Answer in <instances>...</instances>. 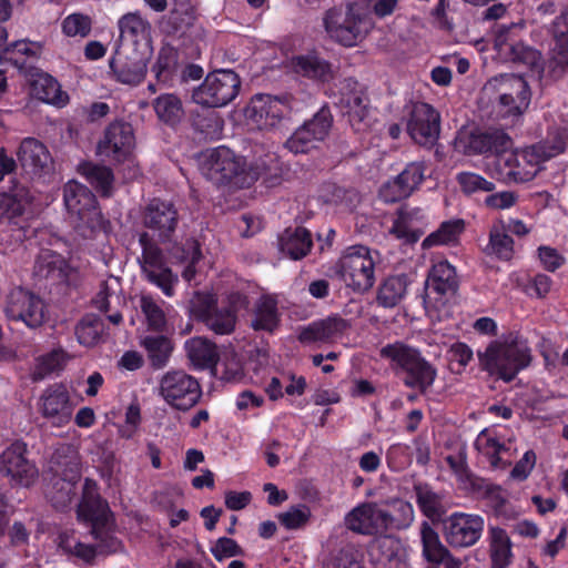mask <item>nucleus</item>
I'll return each instance as SVG.
<instances>
[{
  "label": "nucleus",
  "instance_id": "nucleus-30",
  "mask_svg": "<svg viewBox=\"0 0 568 568\" xmlns=\"http://www.w3.org/2000/svg\"><path fill=\"white\" fill-rule=\"evenodd\" d=\"M160 257V250L153 247L148 234L144 232V278L159 287L165 296L171 297L174 295V286L179 282L178 276L168 266L146 267L148 264H152Z\"/></svg>",
  "mask_w": 568,
  "mask_h": 568
},
{
  "label": "nucleus",
  "instance_id": "nucleus-46",
  "mask_svg": "<svg viewBox=\"0 0 568 568\" xmlns=\"http://www.w3.org/2000/svg\"><path fill=\"white\" fill-rule=\"evenodd\" d=\"M32 234L29 221L9 220L8 226L0 233L1 253L18 250Z\"/></svg>",
  "mask_w": 568,
  "mask_h": 568
},
{
  "label": "nucleus",
  "instance_id": "nucleus-63",
  "mask_svg": "<svg viewBox=\"0 0 568 568\" xmlns=\"http://www.w3.org/2000/svg\"><path fill=\"white\" fill-rule=\"evenodd\" d=\"M175 57L171 52L161 51L152 72L159 82L166 83L172 79L175 68Z\"/></svg>",
  "mask_w": 568,
  "mask_h": 568
},
{
  "label": "nucleus",
  "instance_id": "nucleus-27",
  "mask_svg": "<svg viewBox=\"0 0 568 568\" xmlns=\"http://www.w3.org/2000/svg\"><path fill=\"white\" fill-rule=\"evenodd\" d=\"M109 506L98 494L97 483L87 478L83 485L78 517L92 524V534L99 537L98 529L109 520Z\"/></svg>",
  "mask_w": 568,
  "mask_h": 568
},
{
  "label": "nucleus",
  "instance_id": "nucleus-5",
  "mask_svg": "<svg viewBox=\"0 0 568 568\" xmlns=\"http://www.w3.org/2000/svg\"><path fill=\"white\" fill-rule=\"evenodd\" d=\"M378 257V252L368 246H349L336 264V274L354 292L365 293L374 286Z\"/></svg>",
  "mask_w": 568,
  "mask_h": 568
},
{
  "label": "nucleus",
  "instance_id": "nucleus-52",
  "mask_svg": "<svg viewBox=\"0 0 568 568\" xmlns=\"http://www.w3.org/2000/svg\"><path fill=\"white\" fill-rule=\"evenodd\" d=\"M475 445L478 450L487 455L493 467L505 468L510 464V462L504 459V455L508 452V448L497 439L488 437L486 430H483L478 435Z\"/></svg>",
  "mask_w": 568,
  "mask_h": 568
},
{
  "label": "nucleus",
  "instance_id": "nucleus-32",
  "mask_svg": "<svg viewBox=\"0 0 568 568\" xmlns=\"http://www.w3.org/2000/svg\"><path fill=\"white\" fill-rule=\"evenodd\" d=\"M70 272L71 266L60 254L49 251L40 254L36 260V276L47 280L52 285L67 284Z\"/></svg>",
  "mask_w": 568,
  "mask_h": 568
},
{
  "label": "nucleus",
  "instance_id": "nucleus-43",
  "mask_svg": "<svg viewBox=\"0 0 568 568\" xmlns=\"http://www.w3.org/2000/svg\"><path fill=\"white\" fill-rule=\"evenodd\" d=\"M280 324L277 301L268 295H263L255 304L252 327L254 331L274 332Z\"/></svg>",
  "mask_w": 568,
  "mask_h": 568
},
{
  "label": "nucleus",
  "instance_id": "nucleus-13",
  "mask_svg": "<svg viewBox=\"0 0 568 568\" xmlns=\"http://www.w3.org/2000/svg\"><path fill=\"white\" fill-rule=\"evenodd\" d=\"M4 314L10 321L22 322L30 328L44 323L45 305L38 295L22 287L10 291L6 298Z\"/></svg>",
  "mask_w": 568,
  "mask_h": 568
},
{
  "label": "nucleus",
  "instance_id": "nucleus-20",
  "mask_svg": "<svg viewBox=\"0 0 568 568\" xmlns=\"http://www.w3.org/2000/svg\"><path fill=\"white\" fill-rule=\"evenodd\" d=\"M288 63L295 74L316 83H329L337 73V67L316 49L293 55Z\"/></svg>",
  "mask_w": 568,
  "mask_h": 568
},
{
  "label": "nucleus",
  "instance_id": "nucleus-14",
  "mask_svg": "<svg viewBox=\"0 0 568 568\" xmlns=\"http://www.w3.org/2000/svg\"><path fill=\"white\" fill-rule=\"evenodd\" d=\"M338 105L356 132L366 131L373 123L369 98L358 82L352 78L344 81Z\"/></svg>",
  "mask_w": 568,
  "mask_h": 568
},
{
  "label": "nucleus",
  "instance_id": "nucleus-44",
  "mask_svg": "<svg viewBox=\"0 0 568 568\" xmlns=\"http://www.w3.org/2000/svg\"><path fill=\"white\" fill-rule=\"evenodd\" d=\"M152 106L159 121L170 128L179 125L184 116L182 101L175 94L159 95L153 100Z\"/></svg>",
  "mask_w": 568,
  "mask_h": 568
},
{
  "label": "nucleus",
  "instance_id": "nucleus-55",
  "mask_svg": "<svg viewBox=\"0 0 568 568\" xmlns=\"http://www.w3.org/2000/svg\"><path fill=\"white\" fill-rule=\"evenodd\" d=\"M313 134V139H317L318 142H323L333 125V115L328 105H323L312 119L303 123Z\"/></svg>",
  "mask_w": 568,
  "mask_h": 568
},
{
  "label": "nucleus",
  "instance_id": "nucleus-25",
  "mask_svg": "<svg viewBox=\"0 0 568 568\" xmlns=\"http://www.w3.org/2000/svg\"><path fill=\"white\" fill-rule=\"evenodd\" d=\"M428 217L423 209L402 206L396 212L390 233L407 244H414L424 235Z\"/></svg>",
  "mask_w": 568,
  "mask_h": 568
},
{
  "label": "nucleus",
  "instance_id": "nucleus-7",
  "mask_svg": "<svg viewBox=\"0 0 568 568\" xmlns=\"http://www.w3.org/2000/svg\"><path fill=\"white\" fill-rule=\"evenodd\" d=\"M240 87V77L233 70H215L193 91L192 99L203 106L222 108L237 97Z\"/></svg>",
  "mask_w": 568,
  "mask_h": 568
},
{
  "label": "nucleus",
  "instance_id": "nucleus-40",
  "mask_svg": "<svg viewBox=\"0 0 568 568\" xmlns=\"http://www.w3.org/2000/svg\"><path fill=\"white\" fill-rule=\"evenodd\" d=\"M465 229L466 223L463 219L444 221L436 231L432 232L423 240L422 247L428 250L442 245L456 246L459 244L460 236L465 232Z\"/></svg>",
  "mask_w": 568,
  "mask_h": 568
},
{
  "label": "nucleus",
  "instance_id": "nucleus-6",
  "mask_svg": "<svg viewBox=\"0 0 568 568\" xmlns=\"http://www.w3.org/2000/svg\"><path fill=\"white\" fill-rule=\"evenodd\" d=\"M542 158L530 145L520 151L504 152L493 161L497 178L505 183H525L531 181L541 170Z\"/></svg>",
  "mask_w": 568,
  "mask_h": 568
},
{
  "label": "nucleus",
  "instance_id": "nucleus-56",
  "mask_svg": "<svg viewBox=\"0 0 568 568\" xmlns=\"http://www.w3.org/2000/svg\"><path fill=\"white\" fill-rule=\"evenodd\" d=\"M62 32L67 37L85 38L90 34L92 29V20L89 16L83 13H71L62 21Z\"/></svg>",
  "mask_w": 568,
  "mask_h": 568
},
{
  "label": "nucleus",
  "instance_id": "nucleus-49",
  "mask_svg": "<svg viewBox=\"0 0 568 568\" xmlns=\"http://www.w3.org/2000/svg\"><path fill=\"white\" fill-rule=\"evenodd\" d=\"M390 510H386V525L388 530H403L414 521L412 504L403 499H393L387 503Z\"/></svg>",
  "mask_w": 568,
  "mask_h": 568
},
{
  "label": "nucleus",
  "instance_id": "nucleus-35",
  "mask_svg": "<svg viewBox=\"0 0 568 568\" xmlns=\"http://www.w3.org/2000/svg\"><path fill=\"white\" fill-rule=\"evenodd\" d=\"M513 142L509 135L503 130H489L473 133L469 139V148L478 154H494L496 156L508 152Z\"/></svg>",
  "mask_w": 568,
  "mask_h": 568
},
{
  "label": "nucleus",
  "instance_id": "nucleus-15",
  "mask_svg": "<svg viewBox=\"0 0 568 568\" xmlns=\"http://www.w3.org/2000/svg\"><path fill=\"white\" fill-rule=\"evenodd\" d=\"M135 146V135L130 123L111 122L97 145V153L109 161L123 163L130 159Z\"/></svg>",
  "mask_w": 568,
  "mask_h": 568
},
{
  "label": "nucleus",
  "instance_id": "nucleus-24",
  "mask_svg": "<svg viewBox=\"0 0 568 568\" xmlns=\"http://www.w3.org/2000/svg\"><path fill=\"white\" fill-rule=\"evenodd\" d=\"M346 527L361 535H384L387 531L386 510L374 503H364L345 516Z\"/></svg>",
  "mask_w": 568,
  "mask_h": 568
},
{
  "label": "nucleus",
  "instance_id": "nucleus-4",
  "mask_svg": "<svg viewBox=\"0 0 568 568\" xmlns=\"http://www.w3.org/2000/svg\"><path fill=\"white\" fill-rule=\"evenodd\" d=\"M328 36L344 47L356 45L371 30L372 20L366 8L358 2L328 9L324 17Z\"/></svg>",
  "mask_w": 568,
  "mask_h": 568
},
{
  "label": "nucleus",
  "instance_id": "nucleus-9",
  "mask_svg": "<svg viewBox=\"0 0 568 568\" xmlns=\"http://www.w3.org/2000/svg\"><path fill=\"white\" fill-rule=\"evenodd\" d=\"M440 122V113L432 104L416 102L409 112L406 130L416 144L430 150L439 140Z\"/></svg>",
  "mask_w": 568,
  "mask_h": 568
},
{
  "label": "nucleus",
  "instance_id": "nucleus-39",
  "mask_svg": "<svg viewBox=\"0 0 568 568\" xmlns=\"http://www.w3.org/2000/svg\"><path fill=\"white\" fill-rule=\"evenodd\" d=\"M409 284L410 280L407 274L387 276L377 290V304L384 308L397 306L405 298Z\"/></svg>",
  "mask_w": 568,
  "mask_h": 568
},
{
  "label": "nucleus",
  "instance_id": "nucleus-18",
  "mask_svg": "<svg viewBox=\"0 0 568 568\" xmlns=\"http://www.w3.org/2000/svg\"><path fill=\"white\" fill-rule=\"evenodd\" d=\"M34 200L29 186L16 179L0 186V207L8 220L30 222L37 213Z\"/></svg>",
  "mask_w": 568,
  "mask_h": 568
},
{
  "label": "nucleus",
  "instance_id": "nucleus-58",
  "mask_svg": "<svg viewBox=\"0 0 568 568\" xmlns=\"http://www.w3.org/2000/svg\"><path fill=\"white\" fill-rule=\"evenodd\" d=\"M508 59L517 64L528 68L535 67L540 60V52L520 41L509 44V49L505 52Z\"/></svg>",
  "mask_w": 568,
  "mask_h": 568
},
{
  "label": "nucleus",
  "instance_id": "nucleus-42",
  "mask_svg": "<svg viewBox=\"0 0 568 568\" xmlns=\"http://www.w3.org/2000/svg\"><path fill=\"white\" fill-rule=\"evenodd\" d=\"M515 242L506 232L504 221L493 224L489 230V240L484 248V253L494 256L500 261L508 262L515 254Z\"/></svg>",
  "mask_w": 568,
  "mask_h": 568
},
{
  "label": "nucleus",
  "instance_id": "nucleus-41",
  "mask_svg": "<svg viewBox=\"0 0 568 568\" xmlns=\"http://www.w3.org/2000/svg\"><path fill=\"white\" fill-rule=\"evenodd\" d=\"M530 359L531 357H479V365L491 375L509 382L530 364Z\"/></svg>",
  "mask_w": 568,
  "mask_h": 568
},
{
  "label": "nucleus",
  "instance_id": "nucleus-23",
  "mask_svg": "<svg viewBox=\"0 0 568 568\" xmlns=\"http://www.w3.org/2000/svg\"><path fill=\"white\" fill-rule=\"evenodd\" d=\"M348 328L347 320L339 315H331L301 327L298 341L302 344H333L342 339Z\"/></svg>",
  "mask_w": 568,
  "mask_h": 568
},
{
  "label": "nucleus",
  "instance_id": "nucleus-64",
  "mask_svg": "<svg viewBox=\"0 0 568 568\" xmlns=\"http://www.w3.org/2000/svg\"><path fill=\"white\" fill-rule=\"evenodd\" d=\"M327 568H362L357 559L356 550L351 547H344L338 550L329 560Z\"/></svg>",
  "mask_w": 568,
  "mask_h": 568
},
{
  "label": "nucleus",
  "instance_id": "nucleus-61",
  "mask_svg": "<svg viewBox=\"0 0 568 568\" xmlns=\"http://www.w3.org/2000/svg\"><path fill=\"white\" fill-rule=\"evenodd\" d=\"M270 164L264 160H258L251 163V168H256L258 171V180H262V183L265 187H274L282 183V174L278 166V161L275 158H270Z\"/></svg>",
  "mask_w": 568,
  "mask_h": 568
},
{
  "label": "nucleus",
  "instance_id": "nucleus-22",
  "mask_svg": "<svg viewBox=\"0 0 568 568\" xmlns=\"http://www.w3.org/2000/svg\"><path fill=\"white\" fill-rule=\"evenodd\" d=\"M179 220L178 209L171 201L153 199L144 207V227L156 232L161 242L171 240Z\"/></svg>",
  "mask_w": 568,
  "mask_h": 568
},
{
  "label": "nucleus",
  "instance_id": "nucleus-2",
  "mask_svg": "<svg viewBox=\"0 0 568 568\" xmlns=\"http://www.w3.org/2000/svg\"><path fill=\"white\" fill-rule=\"evenodd\" d=\"M63 203L75 231L85 239L106 232L109 222L101 214L94 193L84 184L69 181L63 187Z\"/></svg>",
  "mask_w": 568,
  "mask_h": 568
},
{
  "label": "nucleus",
  "instance_id": "nucleus-57",
  "mask_svg": "<svg viewBox=\"0 0 568 568\" xmlns=\"http://www.w3.org/2000/svg\"><path fill=\"white\" fill-rule=\"evenodd\" d=\"M59 547L67 554L74 555L89 561L94 558L95 549L78 540L73 532H62L59 536Z\"/></svg>",
  "mask_w": 568,
  "mask_h": 568
},
{
  "label": "nucleus",
  "instance_id": "nucleus-10",
  "mask_svg": "<svg viewBox=\"0 0 568 568\" xmlns=\"http://www.w3.org/2000/svg\"><path fill=\"white\" fill-rule=\"evenodd\" d=\"M160 394L172 407L192 408L201 398L199 382L182 371L168 372L160 381Z\"/></svg>",
  "mask_w": 568,
  "mask_h": 568
},
{
  "label": "nucleus",
  "instance_id": "nucleus-33",
  "mask_svg": "<svg viewBox=\"0 0 568 568\" xmlns=\"http://www.w3.org/2000/svg\"><path fill=\"white\" fill-rule=\"evenodd\" d=\"M30 90L38 100L50 103H64L67 95L62 92L57 79L40 69L31 68L28 72Z\"/></svg>",
  "mask_w": 568,
  "mask_h": 568
},
{
  "label": "nucleus",
  "instance_id": "nucleus-48",
  "mask_svg": "<svg viewBox=\"0 0 568 568\" xmlns=\"http://www.w3.org/2000/svg\"><path fill=\"white\" fill-rule=\"evenodd\" d=\"M491 568H506L510 564L511 544L507 532L499 527L490 528Z\"/></svg>",
  "mask_w": 568,
  "mask_h": 568
},
{
  "label": "nucleus",
  "instance_id": "nucleus-34",
  "mask_svg": "<svg viewBox=\"0 0 568 568\" xmlns=\"http://www.w3.org/2000/svg\"><path fill=\"white\" fill-rule=\"evenodd\" d=\"M278 245L283 254L297 261L310 253L313 246L312 234L303 226L288 227L280 235Z\"/></svg>",
  "mask_w": 568,
  "mask_h": 568
},
{
  "label": "nucleus",
  "instance_id": "nucleus-54",
  "mask_svg": "<svg viewBox=\"0 0 568 568\" xmlns=\"http://www.w3.org/2000/svg\"><path fill=\"white\" fill-rule=\"evenodd\" d=\"M206 324L216 334H230L236 323L235 312L231 307L209 308L205 316Z\"/></svg>",
  "mask_w": 568,
  "mask_h": 568
},
{
  "label": "nucleus",
  "instance_id": "nucleus-36",
  "mask_svg": "<svg viewBox=\"0 0 568 568\" xmlns=\"http://www.w3.org/2000/svg\"><path fill=\"white\" fill-rule=\"evenodd\" d=\"M405 373L404 382L407 386L425 388L435 378V371L423 357H393Z\"/></svg>",
  "mask_w": 568,
  "mask_h": 568
},
{
  "label": "nucleus",
  "instance_id": "nucleus-12",
  "mask_svg": "<svg viewBox=\"0 0 568 568\" xmlns=\"http://www.w3.org/2000/svg\"><path fill=\"white\" fill-rule=\"evenodd\" d=\"M27 452V444L16 440L0 455V474L13 486L30 487L39 477L37 466L26 457Z\"/></svg>",
  "mask_w": 568,
  "mask_h": 568
},
{
  "label": "nucleus",
  "instance_id": "nucleus-59",
  "mask_svg": "<svg viewBox=\"0 0 568 568\" xmlns=\"http://www.w3.org/2000/svg\"><path fill=\"white\" fill-rule=\"evenodd\" d=\"M318 140L313 139L311 131L302 124L285 142V146L293 153H307L315 149Z\"/></svg>",
  "mask_w": 568,
  "mask_h": 568
},
{
  "label": "nucleus",
  "instance_id": "nucleus-38",
  "mask_svg": "<svg viewBox=\"0 0 568 568\" xmlns=\"http://www.w3.org/2000/svg\"><path fill=\"white\" fill-rule=\"evenodd\" d=\"M477 355H531L528 338L519 331H508L491 341L484 353Z\"/></svg>",
  "mask_w": 568,
  "mask_h": 568
},
{
  "label": "nucleus",
  "instance_id": "nucleus-60",
  "mask_svg": "<svg viewBox=\"0 0 568 568\" xmlns=\"http://www.w3.org/2000/svg\"><path fill=\"white\" fill-rule=\"evenodd\" d=\"M457 182L466 194L477 192H491L495 183L474 172H460L457 174Z\"/></svg>",
  "mask_w": 568,
  "mask_h": 568
},
{
  "label": "nucleus",
  "instance_id": "nucleus-17",
  "mask_svg": "<svg viewBox=\"0 0 568 568\" xmlns=\"http://www.w3.org/2000/svg\"><path fill=\"white\" fill-rule=\"evenodd\" d=\"M37 407L50 425L63 427L72 419L74 404L65 385L53 384L41 393Z\"/></svg>",
  "mask_w": 568,
  "mask_h": 568
},
{
  "label": "nucleus",
  "instance_id": "nucleus-47",
  "mask_svg": "<svg viewBox=\"0 0 568 568\" xmlns=\"http://www.w3.org/2000/svg\"><path fill=\"white\" fill-rule=\"evenodd\" d=\"M568 145V130L562 126H551L547 136L532 146L536 149L544 162L562 153Z\"/></svg>",
  "mask_w": 568,
  "mask_h": 568
},
{
  "label": "nucleus",
  "instance_id": "nucleus-16",
  "mask_svg": "<svg viewBox=\"0 0 568 568\" xmlns=\"http://www.w3.org/2000/svg\"><path fill=\"white\" fill-rule=\"evenodd\" d=\"M459 278L456 268L448 261L435 263L428 272L425 282L424 305L437 307V304H445L458 291Z\"/></svg>",
  "mask_w": 568,
  "mask_h": 568
},
{
  "label": "nucleus",
  "instance_id": "nucleus-53",
  "mask_svg": "<svg viewBox=\"0 0 568 568\" xmlns=\"http://www.w3.org/2000/svg\"><path fill=\"white\" fill-rule=\"evenodd\" d=\"M417 504L423 514L428 518H436L442 515V497L427 484H415Z\"/></svg>",
  "mask_w": 568,
  "mask_h": 568
},
{
  "label": "nucleus",
  "instance_id": "nucleus-28",
  "mask_svg": "<svg viewBox=\"0 0 568 568\" xmlns=\"http://www.w3.org/2000/svg\"><path fill=\"white\" fill-rule=\"evenodd\" d=\"M121 292V278L111 275L100 284L99 292L92 298V305L104 313L113 325H119L123 318L120 308L124 305V296Z\"/></svg>",
  "mask_w": 568,
  "mask_h": 568
},
{
  "label": "nucleus",
  "instance_id": "nucleus-51",
  "mask_svg": "<svg viewBox=\"0 0 568 568\" xmlns=\"http://www.w3.org/2000/svg\"><path fill=\"white\" fill-rule=\"evenodd\" d=\"M104 326L99 317L87 315L75 326V336L81 345L91 347L101 341Z\"/></svg>",
  "mask_w": 568,
  "mask_h": 568
},
{
  "label": "nucleus",
  "instance_id": "nucleus-21",
  "mask_svg": "<svg viewBox=\"0 0 568 568\" xmlns=\"http://www.w3.org/2000/svg\"><path fill=\"white\" fill-rule=\"evenodd\" d=\"M484 519L478 515L456 513L445 523L446 541L455 548L475 545L481 536Z\"/></svg>",
  "mask_w": 568,
  "mask_h": 568
},
{
  "label": "nucleus",
  "instance_id": "nucleus-3",
  "mask_svg": "<svg viewBox=\"0 0 568 568\" xmlns=\"http://www.w3.org/2000/svg\"><path fill=\"white\" fill-rule=\"evenodd\" d=\"M50 470L54 478L48 497L55 508L64 509L72 503L81 478V460L77 449L71 445L57 447L50 458Z\"/></svg>",
  "mask_w": 568,
  "mask_h": 568
},
{
  "label": "nucleus",
  "instance_id": "nucleus-29",
  "mask_svg": "<svg viewBox=\"0 0 568 568\" xmlns=\"http://www.w3.org/2000/svg\"><path fill=\"white\" fill-rule=\"evenodd\" d=\"M420 541L423 547V557L429 566L440 568H459L460 560L454 558L449 550L442 544L438 534L427 523L420 525Z\"/></svg>",
  "mask_w": 568,
  "mask_h": 568
},
{
  "label": "nucleus",
  "instance_id": "nucleus-50",
  "mask_svg": "<svg viewBox=\"0 0 568 568\" xmlns=\"http://www.w3.org/2000/svg\"><path fill=\"white\" fill-rule=\"evenodd\" d=\"M119 48L138 51L139 34L142 31V18L138 12L126 13L119 20Z\"/></svg>",
  "mask_w": 568,
  "mask_h": 568
},
{
  "label": "nucleus",
  "instance_id": "nucleus-19",
  "mask_svg": "<svg viewBox=\"0 0 568 568\" xmlns=\"http://www.w3.org/2000/svg\"><path fill=\"white\" fill-rule=\"evenodd\" d=\"M426 164L423 161L409 162L394 179L379 189V197L385 203H395L410 196L426 178Z\"/></svg>",
  "mask_w": 568,
  "mask_h": 568
},
{
  "label": "nucleus",
  "instance_id": "nucleus-31",
  "mask_svg": "<svg viewBox=\"0 0 568 568\" xmlns=\"http://www.w3.org/2000/svg\"><path fill=\"white\" fill-rule=\"evenodd\" d=\"M194 369H207L210 374L223 381H236L243 376L240 357H190Z\"/></svg>",
  "mask_w": 568,
  "mask_h": 568
},
{
  "label": "nucleus",
  "instance_id": "nucleus-62",
  "mask_svg": "<svg viewBox=\"0 0 568 568\" xmlns=\"http://www.w3.org/2000/svg\"><path fill=\"white\" fill-rule=\"evenodd\" d=\"M144 320L149 328L162 333L166 328V317L163 308L144 294Z\"/></svg>",
  "mask_w": 568,
  "mask_h": 568
},
{
  "label": "nucleus",
  "instance_id": "nucleus-11",
  "mask_svg": "<svg viewBox=\"0 0 568 568\" xmlns=\"http://www.w3.org/2000/svg\"><path fill=\"white\" fill-rule=\"evenodd\" d=\"M19 164L33 181L49 182L54 173V161L47 145L36 138H24L17 152Z\"/></svg>",
  "mask_w": 568,
  "mask_h": 568
},
{
  "label": "nucleus",
  "instance_id": "nucleus-8",
  "mask_svg": "<svg viewBox=\"0 0 568 568\" xmlns=\"http://www.w3.org/2000/svg\"><path fill=\"white\" fill-rule=\"evenodd\" d=\"M550 37L544 72L552 81L568 77V7L548 27Z\"/></svg>",
  "mask_w": 568,
  "mask_h": 568
},
{
  "label": "nucleus",
  "instance_id": "nucleus-26",
  "mask_svg": "<svg viewBox=\"0 0 568 568\" xmlns=\"http://www.w3.org/2000/svg\"><path fill=\"white\" fill-rule=\"evenodd\" d=\"M245 116L260 130L276 126L284 116V105L270 94L254 95L245 108Z\"/></svg>",
  "mask_w": 568,
  "mask_h": 568
},
{
  "label": "nucleus",
  "instance_id": "nucleus-37",
  "mask_svg": "<svg viewBox=\"0 0 568 568\" xmlns=\"http://www.w3.org/2000/svg\"><path fill=\"white\" fill-rule=\"evenodd\" d=\"M77 171L102 197L112 195L114 184L112 169L92 161H82Z\"/></svg>",
  "mask_w": 568,
  "mask_h": 568
},
{
  "label": "nucleus",
  "instance_id": "nucleus-45",
  "mask_svg": "<svg viewBox=\"0 0 568 568\" xmlns=\"http://www.w3.org/2000/svg\"><path fill=\"white\" fill-rule=\"evenodd\" d=\"M488 85L495 91H504L519 98L520 105H529L531 92L524 77L517 74H499L488 81Z\"/></svg>",
  "mask_w": 568,
  "mask_h": 568
},
{
  "label": "nucleus",
  "instance_id": "nucleus-1",
  "mask_svg": "<svg viewBox=\"0 0 568 568\" xmlns=\"http://www.w3.org/2000/svg\"><path fill=\"white\" fill-rule=\"evenodd\" d=\"M256 168L247 165L243 156L221 145L207 152L202 163V171L207 180L217 185L248 189L258 179Z\"/></svg>",
  "mask_w": 568,
  "mask_h": 568
}]
</instances>
